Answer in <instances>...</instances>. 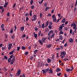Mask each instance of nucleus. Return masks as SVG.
Masks as SVG:
<instances>
[{
	"label": "nucleus",
	"instance_id": "16",
	"mask_svg": "<svg viewBox=\"0 0 77 77\" xmlns=\"http://www.w3.org/2000/svg\"><path fill=\"white\" fill-rule=\"evenodd\" d=\"M59 48L60 50H61L63 49V46H60Z\"/></svg>",
	"mask_w": 77,
	"mask_h": 77
},
{
	"label": "nucleus",
	"instance_id": "40",
	"mask_svg": "<svg viewBox=\"0 0 77 77\" xmlns=\"http://www.w3.org/2000/svg\"><path fill=\"white\" fill-rule=\"evenodd\" d=\"M52 59L54 60V55H53L52 57Z\"/></svg>",
	"mask_w": 77,
	"mask_h": 77
},
{
	"label": "nucleus",
	"instance_id": "13",
	"mask_svg": "<svg viewBox=\"0 0 77 77\" xmlns=\"http://www.w3.org/2000/svg\"><path fill=\"white\" fill-rule=\"evenodd\" d=\"M73 39H72V38H70L69 39V42L70 43H72V42H73Z\"/></svg>",
	"mask_w": 77,
	"mask_h": 77
},
{
	"label": "nucleus",
	"instance_id": "48",
	"mask_svg": "<svg viewBox=\"0 0 77 77\" xmlns=\"http://www.w3.org/2000/svg\"><path fill=\"white\" fill-rule=\"evenodd\" d=\"M49 26H51V25H52V22H49Z\"/></svg>",
	"mask_w": 77,
	"mask_h": 77
},
{
	"label": "nucleus",
	"instance_id": "7",
	"mask_svg": "<svg viewBox=\"0 0 77 77\" xmlns=\"http://www.w3.org/2000/svg\"><path fill=\"white\" fill-rule=\"evenodd\" d=\"M53 30H51L49 31V33H48V35L50 36L51 34H53Z\"/></svg>",
	"mask_w": 77,
	"mask_h": 77
},
{
	"label": "nucleus",
	"instance_id": "19",
	"mask_svg": "<svg viewBox=\"0 0 77 77\" xmlns=\"http://www.w3.org/2000/svg\"><path fill=\"white\" fill-rule=\"evenodd\" d=\"M60 69L59 68H57L56 70V72H59L60 71Z\"/></svg>",
	"mask_w": 77,
	"mask_h": 77
},
{
	"label": "nucleus",
	"instance_id": "62",
	"mask_svg": "<svg viewBox=\"0 0 77 77\" xmlns=\"http://www.w3.org/2000/svg\"><path fill=\"white\" fill-rule=\"evenodd\" d=\"M22 77H26V75L24 74H23L22 76Z\"/></svg>",
	"mask_w": 77,
	"mask_h": 77
},
{
	"label": "nucleus",
	"instance_id": "38",
	"mask_svg": "<svg viewBox=\"0 0 77 77\" xmlns=\"http://www.w3.org/2000/svg\"><path fill=\"white\" fill-rule=\"evenodd\" d=\"M63 34V32H62V31H60V32H59V34L60 35H61L62 34Z\"/></svg>",
	"mask_w": 77,
	"mask_h": 77
},
{
	"label": "nucleus",
	"instance_id": "44",
	"mask_svg": "<svg viewBox=\"0 0 77 77\" xmlns=\"http://www.w3.org/2000/svg\"><path fill=\"white\" fill-rule=\"evenodd\" d=\"M48 27L49 29H50V30H51V28H52V27H51V25H49L48 26Z\"/></svg>",
	"mask_w": 77,
	"mask_h": 77
},
{
	"label": "nucleus",
	"instance_id": "55",
	"mask_svg": "<svg viewBox=\"0 0 77 77\" xmlns=\"http://www.w3.org/2000/svg\"><path fill=\"white\" fill-rule=\"evenodd\" d=\"M25 37H26V34L23 35V36L22 37V38H24Z\"/></svg>",
	"mask_w": 77,
	"mask_h": 77
},
{
	"label": "nucleus",
	"instance_id": "34",
	"mask_svg": "<svg viewBox=\"0 0 77 77\" xmlns=\"http://www.w3.org/2000/svg\"><path fill=\"white\" fill-rule=\"evenodd\" d=\"M31 9H33L35 8V6L34 5H32L31 6Z\"/></svg>",
	"mask_w": 77,
	"mask_h": 77
},
{
	"label": "nucleus",
	"instance_id": "43",
	"mask_svg": "<svg viewBox=\"0 0 77 77\" xmlns=\"http://www.w3.org/2000/svg\"><path fill=\"white\" fill-rule=\"evenodd\" d=\"M56 49L57 50V51H58V50H60V48H59V47L57 48H56Z\"/></svg>",
	"mask_w": 77,
	"mask_h": 77
},
{
	"label": "nucleus",
	"instance_id": "61",
	"mask_svg": "<svg viewBox=\"0 0 77 77\" xmlns=\"http://www.w3.org/2000/svg\"><path fill=\"white\" fill-rule=\"evenodd\" d=\"M48 7H47L45 8V11H47L48 10Z\"/></svg>",
	"mask_w": 77,
	"mask_h": 77
},
{
	"label": "nucleus",
	"instance_id": "64",
	"mask_svg": "<svg viewBox=\"0 0 77 77\" xmlns=\"http://www.w3.org/2000/svg\"><path fill=\"white\" fill-rule=\"evenodd\" d=\"M51 62V60L50 58H48V63H50Z\"/></svg>",
	"mask_w": 77,
	"mask_h": 77
},
{
	"label": "nucleus",
	"instance_id": "15",
	"mask_svg": "<svg viewBox=\"0 0 77 77\" xmlns=\"http://www.w3.org/2000/svg\"><path fill=\"white\" fill-rule=\"evenodd\" d=\"M65 21H66V19L65 18H64L62 21V23H65Z\"/></svg>",
	"mask_w": 77,
	"mask_h": 77
},
{
	"label": "nucleus",
	"instance_id": "32",
	"mask_svg": "<svg viewBox=\"0 0 77 77\" xmlns=\"http://www.w3.org/2000/svg\"><path fill=\"white\" fill-rule=\"evenodd\" d=\"M42 28H44V27H45V24L44 23H43L42 25Z\"/></svg>",
	"mask_w": 77,
	"mask_h": 77
},
{
	"label": "nucleus",
	"instance_id": "10",
	"mask_svg": "<svg viewBox=\"0 0 77 77\" xmlns=\"http://www.w3.org/2000/svg\"><path fill=\"white\" fill-rule=\"evenodd\" d=\"M8 5V2H6L4 6V8H6Z\"/></svg>",
	"mask_w": 77,
	"mask_h": 77
},
{
	"label": "nucleus",
	"instance_id": "22",
	"mask_svg": "<svg viewBox=\"0 0 77 77\" xmlns=\"http://www.w3.org/2000/svg\"><path fill=\"white\" fill-rule=\"evenodd\" d=\"M14 51H11V52H10L9 53V54L10 55H11L12 54H13V53H14Z\"/></svg>",
	"mask_w": 77,
	"mask_h": 77
},
{
	"label": "nucleus",
	"instance_id": "27",
	"mask_svg": "<svg viewBox=\"0 0 77 77\" xmlns=\"http://www.w3.org/2000/svg\"><path fill=\"white\" fill-rule=\"evenodd\" d=\"M15 61H14V60H12L11 62L10 63V65H13V63H14V62H14Z\"/></svg>",
	"mask_w": 77,
	"mask_h": 77
},
{
	"label": "nucleus",
	"instance_id": "58",
	"mask_svg": "<svg viewBox=\"0 0 77 77\" xmlns=\"http://www.w3.org/2000/svg\"><path fill=\"white\" fill-rule=\"evenodd\" d=\"M55 41H56L57 42H59L60 40H59V39H57V40L55 39Z\"/></svg>",
	"mask_w": 77,
	"mask_h": 77
},
{
	"label": "nucleus",
	"instance_id": "21",
	"mask_svg": "<svg viewBox=\"0 0 77 77\" xmlns=\"http://www.w3.org/2000/svg\"><path fill=\"white\" fill-rule=\"evenodd\" d=\"M14 38H15V34H13V35L11 36V38L12 39H14Z\"/></svg>",
	"mask_w": 77,
	"mask_h": 77
},
{
	"label": "nucleus",
	"instance_id": "53",
	"mask_svg": "<svg viewBox=\"0 0 77 77\" xmlns=\"http://www.w3.org/2000/svg\"><path fill=\"white\" fill-rule=\"evenodd\" d=\"M64 30L65 31H66V30H68V28L67 27H65L64 28Z\"/></svg>",
	"mask_w": 77,
	"mask_h": 77
},
{
	"label": "nucleus",
	"instance_id": "11",
	"mask_svg": "<svg viewBox=\"0 0 77 77\" xmlns=\"http://www.w3.org/2000/svg\"><path fill=\"white\" fill-rule=\"evenodd\" d=\"M10 33L12 34L14 33V28H11L10 31Z\"/></svg>",
	"mask_w": 77,
	"mask_h": 77
},
{
	"label": "nucleus",
	"instance_id": "36",
	"mask_svg": "<svg viewBox=\"0 0 77 77\" xmlns=\"http://www.w3.org/2000/svg\"><path fill=\"white\" fill-rule=\"evenodd\" d=\"M5 39H8V36L7 35V34H5Z\"/></svg>",
	"mask_w": 77,
	"mask_h": 77
},
{
	"label": "nucleus",
	"instance_id": "63",
	"mask_svg": "<svg viewBox=\"0 0 77 77\" xmlns=\"http://www.w3.org/2000/svg\"><path fill=\"white\" fill-rule=\"evenodd\" d=\"M77 0H76V2H75V7L77 6Z\"/></svg>",
	"mask_w": 77,
	"mask_h": 77
},
{
	"label": "nucleus",
	"instance_id": "46",
	"mask_svg": "<svg viewBox=\"0 0 77 77\" xmlns=\"http://www.w3.org/2000/svg\"><path fill=\"white\" fill-rule=\"evenodd\" d=\"M36 19H35V18H34V19H32V21H36Z\"/></svg>",
	"mask_w": 77,
	"mask_h": 77
},
{
	"label": "nucleus",
	"instance_id": "18",
	"mask_svg": "<svg viewBox=\"0 0 77 77\" xmlns=\"http://www.w3.org/2000/svg\"><path fill=\"white\" fill-rule=\"evenodd\" d=\"M59 39L60 40H62L63 39V37H62V35H60L59 37Z\"/></svg>",
	"mask_w": 77,
	"mask_h": 77
},
{
	"label": "nucleus",
	"instance_id": "50",
	"mask_svg": "<svg viewBox=\"0 0 77 77\" xmlns=\"http://www.w3.org/2000/svg\"><path fill=\"white\" fill-rule=\"evenodd\" d=\"M45 71L46 72H47L48 71V68L47 69H45Z\"/></svg>",
	"mask_w": 77,
	"mask_h": 77
},
{
	"label": "nucleus",
	"instance_id": "20",
	"mask_svg": "<svg viewBox=\"0 0 77 77\" xmlns=\"http://www.w3.org/2000/svg\"><path fill=\"white\" fill-rule=\"evenodd\" d=\"M41 33H42V32H41V31H39V32H38V36H40V35H41Z\"/></svg>",
	"mask_w": 77,
	"mask_h": 77
},
{
	"label": "nucleus",
	"instance_id": "3",
	"mask_svg": "<svg viewBox=\"0 0 77 77\" xmlns=\"http://www.w3.org/2000/svg\"><path fill=\"white\" fill-rule=\"evenodd\" d=\"M71 67L72 68L71 69H68V68H66V71H67V72H69V71H71L72 70H73V66H72Z\"/></svg>",
	"mask_w": 77,
	"mask_h": 77
},
{
	"label": "nucleus",
	"instance_id": "29",
	"mask_svg": "<svg viewBox=\"0 0 77 77\" xmlns=\"http://www.w3.org/2000/svg\"><path fill=\"white\" fill-rule=\"evenodd\" d=\"M75 24V22H73L72 24H71V27H73V26H74Z\"/></svg>",
	"mask_w": 77,
	"mask_h": 77
},
{
	"label": "nucleus",
	"instance_id": "31",
	"mask_svg": "<svg viewBox=\"0 0 77 77\" xmlns=\"http://www.w3.org/2000/svg\"><path fill=\"white\" fill-rule=\"evenodd\" d=\"M38 51V50H36L35 51H34V53L35 54H36V52Z\"/></svg>",
	"mask_w": 77,
	"mask_h": 77
},
{
	"label": "nucleus",
	"instance_id": "59",
	"mask_svg": "<svg viewBox=\"0 0 77 77\" xmlns=\"http://www.w3.org/2000/svg\"><path fill=\"white\" fill-rule=\"evenodd\" d=\"M67 45H68L67 43H66L64 45V46L65 47H66L67 46Z\"/></svg>",
	"mask_w": 77,
	"mask_h": 77
},
{
	"label": "nucleus",
	"instance_id": "14",
	"mask_svg": "<svg viewBox=\"0 0 77 77\" xmlns=\"http://www.w3.org/2000/svg\"><path fill=\"white\" fill-rule=\"evenodd\" d=\"M45 32L46 33H47L48 35V28H46L45 29Z\"/></svg>",
	"mask_w": 77,
	"mask_h": 77
},
{
	"label": "nucleus",
	"instance_id": "1",
	"mask_svg": "<svg viewBox=\"0 0 77 77\" xmlns=\"http://www.w3.org/2000/svg\"><path fill=\"white\" fill-rule=\"evenodd\" d=\"M60 54H61L60 56H61V58H63L66 55V52L62 51L60 52Z\"/></svg>",
	"mask_w": 77,
	"mask_h": 77
},
{
	"label": "nucleus",
	"instance_id": "56",
	"mask_svg": "<svg viewBox=\"0 0 77 77\" xmlns=\"http://www.w3.org/2000/svg\"><path fill=\"white\" fill-rule=\"evenodd\" d=\"M13 56H14V55H11L10 56V58L11 59H12V57H13Z\"/></svg>",
	"mask_w": 77,
	"mask_h": 77
},
{
	"label": "nucleus",
	"instance_id": "24",
	"mask_svg": "<svg viewBox=\"0 0 77 77\" xmlns=\"http://www.w3.org/2000/svg\"><path fill=\"white\" fill-rule=\"evenodd\" d=\"M29 15L30 16H31V17H32V11H31L29 12Z\"/></svg>",
	"mask_w": 77,
	"mask_h": 77
},
{
	"label": "nucleus",
	"instance_id": "17",
	"mask_svg": "<svg viewBox=\"0 0 77 77\" xmlns=\"http://www.w3.org/2000/svg\"><path fill=\"white\" fill-rule=\"evenodd\" d=\"M73 29H77V28L76 27V24H75L73 26Z\"/></svg>",
	"mask_w": 77,
	"mask_h": 77
},
{
	"label": "nucleus",
	"instance_id": "2",
	"mask_svg": "<svg viewBox=\"0 0 77 77\" xmlns=\"http://www.w3.org/2000/svg\"><path fill=\"white\" fill-rule=\"evenodd\" d=\"M52 18H53V22H56L57 19H56V17L55 15H53L52 16Z\"/></svg>",
	"mask_w": 77,
	"mask_h": 77
},
{
	"label": "nucleus",
	"instance_id": "47",
	"mask_svg": "<svg viewBox=\"0 0 77 77\" xmlns=\"http://www.w3.org/2000/svg\"><path fill=\"white\" fill-rule=\"evenodd\" d=\"M29 52H26L25 53V56H26L27 55V54H29Z\"/></svg>",
	"mask_w": 77,
	"mask_h": 77
},
{
	"label": "nucleus",
	"instance_id": "9",
	"mask_svg": "<svg viewBox=\"0 0 77 77\" xmlns=\"http://www.w3.org/2000/svg\"><path fill=\"white\" fill-rule=\"evenodd\" d=\"M49 72L51 73V74H53V69H50L49 71Z\"/></svg>",
	"mask_w": 77,
	"mask_h": 77
},
{
	"label": "nucleus",
	"instance_id": "60",
	"mask_svg": "<svg viewBox=\"0 0 77 77\" xmlns=\"http://www.w3.org/2000/svg\"><path fill=\"white\" fill-rule=\"evenodd\" d=\"M35 31H37V30H38V28L37 27L35 28Z\"/></svg>",
	"mask_w": 77,
	"mask_h": 77
},
{
	"label": "nucleus",
	"instance_id": "6",
	"mask_svg": "<svg viewBox=\"0 0 77 77\" xmlns=\"http://www.w3.org/2000/svg\"><path fill=\"white\" fill-rule=\"evenodd\" d=\"M62 29H63V27L60 25V27L58 28V30L59 31H62Z\"/></svg>",
	"mask_w": 77,
	"mask_h": 77
},
{
	"label": "nucleus",
	"instance_id": "39",
	"mask_svg": "<svg viewBox=\"0 0 77 77\" xmlns=\"http://www.w3.org/2000/svg\"><path fill=\"white\" fill-rule=\"evenodd\" d=\"M26 48V47H24V46H22V50H25V49Z\"/></svg>",
	"mask_w": 77,
	"mask_h": 77
},
{
	"label": "nucleus",
	"instance_id": "8",
	"mask_svg": "<svg viewBox=\"0 0 77 77\" xmlns=\"http://www.w3.org/2000/svg\"><path fill=\"white\" fill-rule=\"evenodd\" d=\"M20 29L21 31L23 32V31H24V26H21L20 27Z\"/></svg>",
	"mask_w": 77,
	"mask_h": 77
},
{
	"label": "nucleus",
	"instance_id": "51",
	"mask_svg": "<svg viewBox=\"0 0 77 77\" xmlns=\"http://www.w3.org/2000/svg\"><path fill=\"white\" fill-rule=\"evenodd\" d=\"M20 49V47H17V51H19Z\"/></svg>",
	"mask_w": 77,
	"mask_h": 77
},
{
	"label": "nucleus",
	"instance_id": "23",
	"mask_svg": "<svg viewBox=\"0 0 77 77\" xmlns=\"http://www.w3.org/2000/svg\"><path fill=\"white\" fill-rule=\"evenodd\" d=\"M54 35H55V34H52L51 37V38H53L54 37Z\"/></svg>",
	"mask_w": 77,
	"mask_h": 77
},
{
	"label": "nucleus",
	"instance_id": "5",
	"mask_svg": "<svg viewBox=\"0 0 77 77\" xmlns=\"http://www.w3.org/2000/svg\"><path fill=\"white\" fill-rule=\"evenodd\" d=\"M46 39H47V38L43 37L41 40V41H42V42H45Z\"/></svg>",
	"mask_w": 77,
	"mask_h": 77
},
{
	"label": "nucleus",
	"instance_id": "45",
	"mask_svg": "<svg viewBox=\"0 0 77 77\" xmlns=\"http://www.w3.org/2000/svg\"><path fill=\"white\" fill-rule=\"evenodd\" d=\"M33 3V0H31L30 2V4H31V5H32Z\"/></svg>",
	"mask_w": 77,
	"mask_h": 77
},
{
	"label": "nucleus",
	"instance_id": "25",
	"mask_svg": "<svg viewBox=\"0 0 77 77\" xmlns=\"http://www.w3.org/2000/svg\"><path fill=\"white\" fill-rule=\"evenodd\" d=\"M42 71H43V73L44 74H46V72L45 71V70H42Z\"/></svg>",
	"mask_w": 77,
	"mask_h": 77
},
{
	"label": "nucleus",
	"instance_id": "4",
	"mask_svg": "<svg viewBox=\"0 0 77 77\" xmlns=\"http://www.w3.org/2000/svg\"><path fill=\"white\" fill-rule=\"evenodd\" d=\"M21 74V70L19 69L17 71V76H19Z\"/></svg>",
	"mask_w": 77,
	"mask_h": 77
},
{
	"label": "nucleus",
	"instance_id": "28",
	"mask_svg": "<svg viewBox=\"0 0 77 77\" xmlns=\"http://www.w3.org/2000/svg\"><path fill=\"white\" fill-rule=\"evenodd\" d=\"M33 17L35 19H36V14H35L32 17V18Z\"/></svg>",
	"mask_w": 77,
	"mask_h": 77
},
{
	"label": "nucleus",
	"instance_id": "26",
	"mask_svg": "<svg viewBox=\"0 0 77 77\" xmlns=\"http://www.w3.org/2000/svg\"><path fill=\"white\" fill-rule=\"evenodd\" d=\"M8 61L9 63H10L11 62V59L10 58H9L8 59Z\"/></svg>",
	"mask_w": 77,
	"mask_h": 77
},
{
	"label": "nucleus",
	"instance_id": "35",
	"mask_svg": "<svg viewBox=\"0 0 77 77\" xmlns=\"http://www.w3.org/2000/svg\"><path fill=\"white\" fill-rule=\"evenodd\" d=\"M72 29H70L69 31V33L70 34H72Z\"/></svg>",
	"mask_w": 77,
	"mask_h": 77
},
{
	"label": "nucleus",
	"instance_id": "52",
	"mask_svg": "<svg viewBox=\"0 0 77 77\" xmlns=\"http://www.w3.org/2000/svg\"><path fill=\"white\" fill-rule=\"evenodd\" d=\"M57 76H60L61 75V73H59L57 74Z\"/></svg>",
	"mask_w": 77,
	"mask_h": 77
},
{
	"label": "nucleus",
	"instance_id": "12",
	"mask_svg": "<svg viewBox=\"0 0 77 77\" xmlns=\"http://www.w3.org/2000/svg\"><path fill=\"white\" fill-rule=\"evenodd\" d=\"M48 26V20L46 23L45 25V27L46 28V27H47Z\"/></svg>",
	"mask_w": 77,
	"mask_h": 77
},
{
	"label": "nucleus",
	"instance_id": "54",
	"mask_svg": "<svg viewBox=\"0 0 77 77\" xmlns=\"http://www.w3.org/2000/svg\"><path fill=\"white\" fill-rule=\"evenodd\" d=\"M4 58L6 60H7L8 59V57L6 56H4Z\"/></svg>",
	"mask_w": 77,
	"mask_h": 77
},
{
	"label": "nucleus",
	"instance_id": "30",
	"mask_svg": "<svg viewBox=\"0 0 77 77\" xmlns=\"http://www.w3.org/2000/svg\"><path fill=\"white\" fill-rule=\"evenodd\" d=\"M4 24H2L1 26V28L2 29V28H4Z\"/></svg>",
	"mask_w": 77,
	"mask_h": 77
},
{
	"label": "nucleus",
	"instance_id": "37",
	"mask_svg": "<svg viewBox=\"0 0 77 77\" xmlns=\"http://www.w3.org/2000/svg\"><path fill=\"white\" fill-rule=\"evenodd\" d=\"M34 36L35 38H37V36H38L37 34H35V35H34Z\"/></svg>",
	"mask_w": 77,
	"mask_h": 77
},
{
	"label": "nucleus",
	"instance_id": "57",
	"mask_svg": "<svg viewBox=\"0 0 77 77\" xmlns=\"http://www.w3.org/2000/svg\"><path fill=\"white\" fill-rule=\"evenodd\" d=\"M42 13H41L40 14V17L41 18H42Z\"/></svg>",
	"mask_w": 77,
	"mask_h": 77
},
{
	"label": "nucleus",
	"instance_id": "49",
	"mask_svg": "<svg viewBox=\"0 0 77 77\" xmlns=\"http://www.w3.org/2000/svg\"><path fill=\"white\" fill-rule=\"evenodd\" d=\"M2 11L1 12V13H3V12H4V11H5V8H3L2 10Z\"/></svg>",
	"mask_w": 77,
	"mask_h": 77
},
{
	"label": "nucleus",
	"instance_id": "42",
	"mask_svg": "<svg viewBox=\"0 0 77 77\" xmlns=\"http://www.w3.org/2000/svg\"><path fill=\"white\" fill-rule=\"evenodd\" d=\"M51 46H52V45L51 44L48 45V48H50V47H51Z\"/></svg>",
	"mask_w": 77,
	"mask_h": 77
},
{
	"label": "nucleus",
	"instance_id": "33",
	"mask_svg": "<svg viewBox=\"0 0 77 77\" xmlns=\"http://www.w3.org/2000/svg\"><path fill=\"white\" fill-rule=\"evenodd\" d=\"M39 42L40 44L41 45H42V42L41 41V40H39Z\"/></svg>",
	"mask_w": 77,
	"mask_h": 77
},
{
	"label": "nucleus",
	"instance_id": "41",
	"mask_svg": "<svg viewBox=\"0 0 77 77\" xmlns=\"http://www.w3.org/2000/svg\"><path fill=\"white\" fill-rule=\"evenodd\" d=\"M12 45V44H10L8 45L9 47H11Z\"/></svg>",
	"mask_w": 77,
	"mask_h": 77
}]
</instances>
